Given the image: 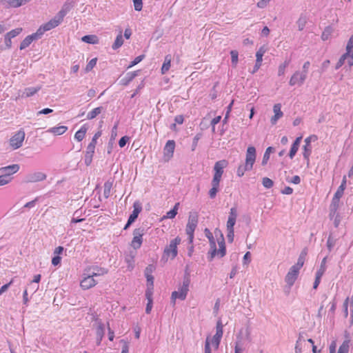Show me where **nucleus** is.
I'll return each mask as SVG.
<instances>
[{"instance_id":"obj_52","label":"nucleus","mask_w":353,"mask_h":353,"mask_svg":"<svg viewBox=\"0 0 353 353\" xmlns=\"http://www.w3.org/2000/svg\"><path fill=\"white\" fill-rule=\"evenodd\" d=\"M101 134H102V132L101 130L97 132L94 134V135L93 136L92 141L90 143L96 146L97 143V139L101 136Z\"/></svg>"},{"instance_id":"obj_30","label":"nucleus","mask_w":353,"mask_h":353,"mask_svg":"<svg viewBox=\"0 0 353 353\" xmlns=\"http://www.w3.org/2000/svg\"><path fill=\"white\" fill-rule=\"evenodd\" d=\"M96 335H97V345H100L103 336H104V327L103 324H99L96 330Z\"/></svg>"},{"instance_id":"obj_38","label":"nucleus","mask_w":353,"mask_h":353,"mask_svg":"<svg viewBox=\"0 0 353 353\" xmlns=\"http://www.w3.org/2000/svg\"><path fill=\"white\" fill-rule=\"evenodd\" d=\"M274 150L273 148L272 147H268L264 154H263V160H262V165H265L267 164L268 160L270 159V153Z\"/></svg>"},{"instance_id":"obj_3","label":"nucleus","mask_w":353,"mask_h":353,"mask_svg":"<svg viewBox=\"0 0 353 353\" xmlns=\"http://www.w3.org/2000/svg\"><path fill=\"white\" fill-rule=\"evenodd\" d=\"M256 149L254 146H249L247 148L245 161L243 165H240L236 170L239 176H243L246 171L251 170L256 161Z\"/></svg>"},{"instance_id":"obj_22","label":"nucleus","mask_w":353,"mask_h":353,"mask_svg":"<svg viewBox=\"0 0 353 353\" xmlns=\"http://www.w3.org/2000/svg\"><path fill=\"white\" fill-rule=\"evenodd\" d=\"M95 145L90 143H89L87 147V150L85 156V162L88 165H90L92 161V159L95 150Z\"/></svg>"},{"instance_id":"obj_34","label":"nucleus","mask_w":353,"mask_h":353,"mask_svg":"<svg viewBox=\"0 0 353 353\" xmlns=\"http://www.w3.org/2000/svg\"><path fill=\"white\" fill-rule=\"evenodd\" d=\"M312 153V147L311 145H304L303 147V155L304 159L309 162L310 157Z\"/></svg>"},{"instance_id":"obj_1","label":"nucleus","mask_w":353,"mask_h":353,"mask_svg":"<svg viewBox=\"0 0 353 353\" xmlns=\"http://www.w3.org/2000/svg\"><path fill=\"white\" fill-rule=\"evenodd\" d=\"M205 236L208 239L210 245V250L208 252V257L210 261H212L216 256L223 257L226 254V248L225 240L222 234L220 237L217 239L219 249L216 248V241L213 236V234L208 228L204 230Z\"/></svg>"},{"instance_id":"obj_61","label":"nucleus","mask_w":353,"mask_h":353,"mask_svg":"<svg viewBox=\"0 0 353 353\" xmlns=\"http://www.w3.org/2000/svg\"><path fill=\"white\" fill-rule=\"evenodd\" d=\"M293 192V189L289 186H286L281 190V193L283 194H291Z\"/></svg>"},{"instance_id":"obj_4","label":"nucleus","mask_w":353,"mask_h":353,"mask_svg":"<svg viewBox=\"0 0 353 353\" xmlns=\"http://www.w3.org/2000/svg\"><path fill=\"white\" fill-rule=\"evenodd\" d=\"M65 12L63 10H61L58 16L50 20L48 22L41 26L37 30V34L41 37L45 33V32L50 30L57 27L63 21Z\"/></svg>"},{"instance_id":"obj_44","label":"nucleus","mask_w":353,"mask_h":353,"mask_svg":"<svg viewBox=\"0 0 353 353\" xmlns=\"http://www.w3.org/2000/svg\"><path fill=\"white\" fill-rule=\"evenodd\" d=\"M12 177L9 174H4L0 176V185H4L11 181Z\"/></svg>"},{"instance_id":"obj_33","label":"nucleus","mask_w":353,"mask_h":353,"mask_svg":"<svg viewBox=\"0 0 353 353\" xmlns=\"http://www.w3.org/2000/svg\"><path fill=\"white\" fill-rule=\"evenodd\" d=\"M102 111L101 107H97L94 108L92 111L88 113L87 114V119L89 120L93 119L97 116H98L99 114H101Z\"/></svg>"},{"instance_id":"obj_63","label":"nucleus","mask_w":353,"mask_h":353,"mask_svg":"<svg viewBox=\"0 0 353 353\" xmlns=\"http://www.w3.org/2000/svg\"><path fill=\"white\" fill-rule=\"evenodd\" d=\"M336 343L335 341H332L329 347L330 353H336Z\"/></svg>"},{"instance_id":"obj_40","label":"nucleus","mask_w":353,"mask_h":353,"mask_svg":"<svg viewBox=\"0 0 353 353\" xmlns=\"http://www.w3.org/2000/svg\"><path fill=\"white\" fill-rule=\"evenodd\" d=\"M290 63V61H285L283 63H281L278 68V75L283 76L285 72V69L288 66Z\"/></svg>"},{"instance_id":"obj_62","label":"nucleus","mask_w":353,"mask_h":353,"mask_svg":"<svg viewBox=\"0 0 353 353\" xmlns=\"http://www.w3.org/2000/svg\"><path fill=\"white\" fill-rule=\"evenodd\" d=\"M64 248L62 246L57 247L54 250V256H59L63 251Z\"/></svg>"},{"instance_id":"obj_5","label":"nucleus","mask_w":353,"mask_h":353,"mask_svg":"<svg viewBox=\"0 0 353 353\" xmlns=\"http://www.w3.org/2000/svg\"><path fill=\"white\" fill-rule=\"evenodd\" d=\"M190 279L186 278L183 281V284L180 286L177 291H174L171 295V300L172 303L174 305L176 299L183 301L186 299L187 294L189 291Z\"/></svg>"},{"instance_id":"obj_55","label":"nucleus","mask_w":353,"mask_h":353,"mask_svg":"<svg viewBox=\"0 0 353 353\" xmlns=\"http://www.w3.org/2000/svg\"><path fill=\"white\" fill-rule=\"evenodd\" d=\"M316 140H317V137L316 135H311L305 139V145H311V141Z\"/></svg>"},{"instance_id":"obj_57","label":"nucleus","mask_w":353,"mask_h":353,"mask_svg":"<svg viewBox=\"0 0 353 353\" xmlns=\"http://www.w3.org/2000/svg\"><path fill=\"white\" fill-rule=\"evenodd\" d=\"M271 0H259L257 3V7L260 8H265Z\"/></svg>"},{"instance_id":"obj_19","label":"nucleus","mask_w":353,"mask_h":353,"mask_svg":"<svg viewBox=\"0 0 353 353\" xmlns=\"http://www.w3.org/2000/svg\"><path fill=\"white\" fill-rule=\"evenodd\" d=\"M46 179V174H44L43 172H34V173L30 174L28 176V182L35 183V182L43 181Z\"/></svg>"},{"instance_id":"obj_15","label":"nucleus","mask_w":353,"mask_h":353,"mask_svg":"<svg viewBox=\"0 0 353 353\" xmlns=\"http://www.w3.org/2000/svg\"><path fill=\"white\" fill-rule=\"evenodd\" d=\"M214 338L207 336L205 341L204 353H212L213 350H217L220 343H217V345H214Z\"/></svg>"},{"instance_id":"obj_2","label":"nucleus","mask_w":353,"mask_h":353,"mask_svg":"<svg viewBox=\"0 0 353 353\" xmlns=\"http://www.w3.org/2000/svg\"><path fill=\"white\" fill-rule=\"evenodd\" d=\"M228 161L221 160L216 161L214 166V176L212 180V188L209 190V196L211 199L215 198L219 191L220 181L223 174V169L227 167Z\"/></svg>"},{"instance_id":"obj_11","label":"nucleus","mask_w":353,"mask_h":353,"mask_svg":"<svg viewBox=\"0 0 353 353\" xmlns=\"http://www.w3.org/2000/svg\"><path fill=\"white\" fill-rule=\"evenodd\" d=\"M175 149V141L174 140H169L166 142L163 148V157L165 161H168L172 158Z\"/></svg>"},{"instance_id":"obj_14","label":"nucleus","mask_w":353,"mask_h":353,"mask_svg":"<svg viewBox=\"0 0 353 353\" xmlns=\"http://www.w3.org/2000/svg\"><path fill=\"white\" fill-rule=\"evenodd\" d=\"M299 270L294 267L293 265L290 268L289 272L285 276V282L289 286L293 285L294 282L296 281L298 275H299Z\"/></svg>"},{"instance_id":"obj_46","label":"nucleus","mask_w":353,"mask_h":353,"mask_svg":"<svg viewBox=\"0 0 353 353\" xmlns=\"http://www.w3.org/2000/svg\"><path fill=\"white\" fill-rule=\"evenodd\" d=\"M353 52V35H352L347 41V46H346V54H350V52Z\"/></svg>"},{"instance_id":"obj_23","label":"nucleus","mask_w":353,"mask_h":353,"mask_svg":"<svg viewBox=\"0 0 353 353\" xmlns=\"http://www.w3.org/2000/svg\"><path fill=\"white\" fill-rule=\"evenodd\" d=\"M88 127L86 124L83 125L81 128L74 134V139L78 141H81L85 137Z\"/></svg>"},{"instance_id":"obj_6","label":"nucleus","mask_w":353,"mask_h":353,"mask_svg":"<svg viewBox=\"0 0 353 353\" xmlns=\"http://www.w3.org/2000/svg\"><path fill=\"white\" fill-rule=\"evenodd\" d=\"M26 133L23 129H20L17 132H15L9 140L10 148L13 150L20 148L23 145Z\"/></svg>"},{"instance_id":"obj_24","label":"nucleus","mask_w":353,"mask_h":353,"mask_svg":"<svg viewBox=\"0 0 353 353\" xmlns=\"http://www.w3.org/2000/svg\"><path fill=\"white\" fill-rule=\"evenodd\" d=\"M68 130V127L65 125H59L50 128L47 130L48 132L52 133L54 135L63 134Z\"/></svg>"},{"instance_id":"obj_45","label":"nucleus","mask_w":353,"mask_h":353,"mask_svg":"<svg viewBox=\"0 0 353 353\" xmlns=\"http://www.w3.org/2000/svg\"><path fill=\"white\" fill-rule=\"evenodd\" d=\"M262 183L263 185L266 188H271L274 185L273 181L268 177L263 178Z\"/></svg>"},{"instance_id":"obj_58","label":"nucleus","mask_w":353,"mask_h":353,"mask_svg":"<svg viewBox=\"0 0 353 353\" xmlns=\"http://www.w3.org/2000/svg\"><path fill=\"white\" fill-rule=\"evenodd\" d=\"M251 254L250 252H247L243 256V263L249 264L251 259Z\"/></svg>"},{"instance_id":"obj_36","label":"nucleus","mask_w":353,"mask_h":353,"mask_svg":"<svg viewBox=\"0 0 353 353\" xmlns=\"http://www.w3.org/2000/svg\"><path fill=\"white\" fill-rule=\"evenodd\" d=\"M265 52L266 50L263 46L261 47L259 49V50L256 53V62L262 63L263 56L264 55Z\"/></svg>"},{"instance_id":"obj_10","label":"nucleus","mask_w":353,"mask_h":353,"mask_svg":"<svg viewBox=\"0 0 353 353\" xmlns=\"http://www.w3.org/2000/svg\"><path fill=\"white\" fill-rule=\"evenodd\" d=\"M142 210V206L139 201H137L133 203V211L130 215L127 223L123 228V230H127L131 224H132L137 219L139 214Z\"/></svg>"},{"instance_id":"obj_27","label":"nucleus","mask_w":353,"mask_h":353,"mask_svg":"<svg viewBox=\"0 0 353 353\" xmlns=\"http://www.w3.org/2000/svg\"><path fill=\"white\" fill-rule=\"evenodd\" d=\"M172 57L170 54L165 57L164 62L162 65L161 72L162 74H165L170 68Z\"/></svg>"},{"instance_id":"obj_20","label":"nucleus","mask_w":353,"mask_h":353,"mask_svg":"<svg viewBox=\"0 0 353 353\" xmlns=\"http://www.w3.org/2000/svg\"><path fill=\"white\" fill-rule=\"evenodd\" d=\"M273 111L274 115L271 119V123L272 124H275L278 119L281 118L283 115V112L281 111V105L280 103H276L273 107Z\"/></svg>"},{"instance_id":"obj_49","label":"nucleus","mask_w":353,"mask_h":353,"mask_svg":"<svg viewBox=\"0 0 353 353\" xmlns=\"http://www.w3.org/2000/svg\"><path fill=\"white\" fill-rule=\"evenodd\" d=\"M348 54L346 53L343 54L339 59V61L336 63V68L339 69L341 68L345 63V61L347 59Z\"/></svg>"},{"instance_id":"obj_56","label":"nucleus","mask_w":353,"mask_h":353,"mask_svg":"<svg viewBox=\"0 0 353 353\" xmlns=\"http://www.w3.org/2000/svg\"><path fill=\"white\" fill-rule=\"evenodd\" d=\"M61 261V257L59 256H54L52 259V264L54 266H57L60 264Z\"/></svg>"},{"instance_id":"obj_13","label":"nucleus","mask_w":353,"mask_h":353,"mask_svg":"<svg viewBox=\"0 0 353 353\" xmlns=\"http://www.w3.org/2000/svg\"><path fill=\"white\" fill-rule=\"evenodd\" d=\"M97 284V281L88 274H85L80 282V286L84 290H89L94 287Z\"/></svg>"},{"instance_id":"obj_28","label":"nucleus","mask_w":353,"mask_h":353,"mask_svg":"<svg viewBox=\"0 0 353 353\" xmlns=\"http://www.w3.org/2000/svg\"><path fill=\"white\" fill-rule=\"evenodd\" d=\"M179 205L180 203L179 202L176 203L173 209L168 212L166 214L163 216L162 219H174L178 213Z\"/></svg>"},{"instance_id":"obj_7","label":"nucleus","mask_w":353,"mask_h":353,"mask_svg":"<svg viewBox=\"0 0 353 353\" xmlns=\"http://www.w3.org/2000/svg\"><path fill=\"white\" fill-rule=\"evenodd\" d=\"M198 223V215L196 213H190L188 216V223L186 225L185 231L189 236L190 241L194 238V232Z\"/></svg>"},{"instance_id":"obj_53","label":"nucleus","mask_w":353,"mask_h":353,"mask_svg":"<svg viewBox=\"0 0 353 353\" xmlns=\"http://www.w3.org/2000/svg\"><path fill=\"white\" fill-rule=\"evenodd\" d=\"M305 260V259H304L303 257H299L297 263L295 265H294L293 266L300 270V269L304 265Z\"/></svg>"},{"instance_id":"obj_39","label":"nucleus","mask_w":353,"mask_h":353,"mask_svg":"<svg viewBox=\"0 0 353 353\" xmlns=\"http://www.w3.org/2000/svg\"><path fill=\"white\" fill-rule=\"evenodd\" d=\"M332 33V28L330 26L326 27L321 34L323 41L327 40Z\"/></svg>"},{"instance_id":"obj_26","label":"nucleus","mask_w":353,"mask_h":353,"mask_svg":"<svg viewBox=\"0 0 353 353\" xmlns=\"http://www.w3.org/2000/svg\"><path fill=\"white\" fill-rule=\"evenodd\" d=\"M346 187V176H344L341 185L338 188L336 192L334 194V199H339L342 197L344 190Z\"/></svg>"},{"instance_id":"obj_9","label":"nucleus","mask_w":353,"mask_h":353,"mask_svg":"<svg viewBox=\"0 0 353 353\" xmlns=\"http://www.w3.org/2000/svg\"><path fill=\"white\" fill-rule=\"evenodd\" d=\"M181 238L177 236L172 240L168 246L164 250V254L171 259H174L177 256V246L181 243Z\"/></svg>"},{"instance_id":"obj_35","label":"nucleus","mask_w":353,"mask_h":353,"mask_svg":"<svg viewBox=\"0 0 353 353\" xmlns=\"http://www.w3.org/2000/svg\"><path fill=\"white\" fill-rule=\"evenodd\" d=\"M94 270H96V272L89 274L90 276H92V278L97 276H103L108 273V270L103 268L96 267L94 268Z\"/></svg>"},{"instance_id":"obj_48","label":"nucleus","mask_w":353,"mask_h":353,"mask_svg":"<svg viewBox=\"0 0 353 353\" xmlns=\"http://www.w3.org/2000/svg\"><path fill=\"white\" fill-rule=\"evenodd\" d=\"M299 148V146H298L296 145H294V144L292 145V147H291L290 152H289V157L291 159H292L294 157Z\"/></svg>"},{"instance_id":"obj_31","label":"nucleus","mask_w":353,"mask_h":353,"mask_svg":"<svg viewBox=\"0 0 353 353\" xmlns=\"http://www.w3.org/2000/svg\"><path fill=\"white\" fill-rule=\"evenodd\" d=\"M81 40L83 42H85L87 43H90V44H97L99 43L98 37L94 34H89V35L83 36L81 38Z\"/></svg>"},{"instance_id":"obj_29","label":"nucleus","mask_w":353,"mask_h":353,"mask_svg":"<svg viewBox=\"0 0 353 353\" xmlns=\"http://www.w3.org/2000/svg\"><path fill=\"white\" fill-rule=\"evenodd\" d=\"M41 90V86L37 88H27L24 90L22 97H30L35 94L38 91Z\"/></svg>"},{"instance_id":"obj_42","label":"nucleus","mask_w":353,"mask_h":353,"mask_svg":"<svg viewBox=\"0 0 353 353\" xmlns=\"http://www.w3.org/2000/svg\"><path fill=\"white\" fill-rule=\"evenodd\" d=\"M22 32L21 28H17L16 29L12 30L11 31L8 32L6 35L8 36V37H10L11 39L17 37Z\"/></svg>"},{"instance_id":"obj_51","label":"nucleus","mask_w":353,"mask_h":353,"mask_svg":"<svg viewBox=\"0 0 353 353\" xmlns=\"http://www.w3.org/2000/svg\"><path fill=\"white\" fill-rule=\"evenodd\" d=\"M134 3V7L135 10L141 11L143 8V1L142 0H132Z\"/></svg>"},{"instance_id":"obj_50","label":"nucleus","mask_w":353,"mask_h":353,"mask_svg":"<svg viewBox=\"0 0 353 353\" xmlns=\"http://www.w3.org/2000/svg\"><path fill=\"white\" fill-rule=\"evenodd\" d=\"M201 136H202V134L201 133H199V134H197L194 137L193 142H192V151H194L195 149L196 148L197 145H198V142H199V139L201 138Z\"/></svg>"},{"instance_id":"obj_37","label":"nucleus","mask_w":353,"mask_h":353,"mask_svg":"<svg viewBox=\"0 0 353 353\" xmlns=\"http://www.w3.org/2000/svg\"><path fill=\"white\" fill-rule=\"evenodd\" d=\"M350 348V341H344L341 345L339 347L338 353H348Z\"/></svg>"},{"instance_id":"obj_25","label":"nucleus","mask_w":353,"mask_h":353,"mask_svg":"<svg viewBox=\"0 0 353 353\" xmlns=\"http://www.w3.org/2000/svg\"><path fill=\"white\" fill-rule=\"evenodd\" d=\"M19 170V165L18 164L10 165L1 168L2 172H4L6 174H9V176L17 172Z\"/></svg>"},{"instance_id":"obj_18","label":"nucleus","mask_w":353,"mask_h":353,"mask_svg":"<svg viewBox=\"0 0 353 353\" xmlns=\"http://www.w3.org/2000/svg\"><path fill=\"white\" fill-rule=\"evenodd\" d=\"M41 37L40 35L37 34V32L33 33L30 35L27 36L21 43L20 44V50H23L28 47L31 43L36 39H38Z\"/></svg>"},{"instance_id":"obj_43","label":"nucleus","mask_w":353,"mask_h":353,"mask_svg":"<svg viewBox=\"0 0 353 353\" xmlns=\"http://www.w3.org/2000/svg\"><path fill=\"white\" fill-rule=\"evenodd\" d=\"M97 58H94V59H91L89 61V63L86 65L85 71L86 72L91 71L95 67V65L97 64Z\"/></svg>"},{"instance_id":"obj_16","label":"nucleus","mask_w":353,"mask_h":353,"mask_svg":"<svg viewBox=\"0 0 353 353\" xmlns=\"http://www.w3.org/2000/svg\"><path fill=\"white\" fill-rule=\"evenodd\" d=\"M236 217V209L235 208H232L227 221V230H234V225H235Z\"/></svg>"},{"instance_id":"obj_32","label":"nucleus","mask_w":353,"mask_h":353,"mask_svg":"<svg viewBox=\"0 0 353 353\" xmlns=\"http://www.w3.org/2000/svg\"><path fill=\"white\" fill-rule=\"evenodd\" d=\"M123 44V39L122 36V32L120 31L117 35L114 43L112 44V49L117 50Z\"/></svg>"},{"instance_id":"obj_54","label":"nucleus","mask_w":353,"mask_h":353,"mask_svg":"<svg viewBox=\"0 0 353 353\" xmlns=\"http://www.w3.org/2000/svg\"><path fill=\"white\" fill-rule=\"evenodd\" d=\"M128 140H129V137L127 136H124V137H121L120 139V140L119 141V145L120 146V148H123L125 145V144Z\"/></svg>"},{"instance_id":"obj_12","label":"nucleus","mask_w":353,"mask_h":353,"mask_svg":"<svg viewBox=\"0 0 353 353\" xmlns=\"http://www.w3.org/2000/svg\"><path fill=\"white\" fill-rule=\"evenodd\" d=\"M307 75L300 71H296L290 77L289 84L292 86L295 85H301L306 79Z\"/></svg>"},{"instance_id":"obj_64","label":"nucleus","mask_w":353,"mask_h":353,"mask_svg":"<svg viewBox=\"0 0 353 353\" xmlns=\"http://www.w3.org/2000/svg\"><path fill=\"white\" fill-rule=\"evenodd\" d=\"M347 59V64L350 66H352L353 65V52H351L350 54H348Z\"/></svg>"},{"instance_id":"obj_17","label":"nucleus","mask_w":353,"mask_h":353,"mask_svg":"<svg viewBox=\"0 0 353 353\" xmlns=\"http://www.w3.org/2000/svg\"><path fill=\"white\" fill-rule=\"evenodd\" d=\"M223 325L221 321H218L216 325V334L212 336L214 338V345H217V343H220L221 338L223 336Z\"/></svg>"},{"instance_id":"obj_21","label":"nucleus","mask_w":353,"mask_h":353,"mask_svg":"<svg viewBox=\"0 0 353 353\" xmlns=\"http://www.w3.org/2000/svg\"><path fill=\"white\" fill-rule=\"evenodd\" d=\"M30 0H1V1L10 8H19L28 3Z\"/></svg>"},{"instance_id":"obj_59","label":"nucleus","mask_w":353,"mask_h":353,"mask_svg":"<svg viewBox=\"0 0 353 353\" xmlns=\"http://www.w3.org/2000/svg\"><path fill=\"white\" fill-rule=\"evenodd\" d=\"M228 230V234L227 237L230 242H232L234 240V230Z\"/></svg>"},{"instance_id":"obj_60","label":"nucleus","mask_w":353,"mask_h":353,"mask_svg":"<svg viewBox=\"0 0 353 353\" xmlns=\"http://www.w3.org/2000/svg\"><path fill=\"white\" fill-rule=\"evenodd\" d=\"M288 182L294 184H299L301 183V179L299 176L295 175Z\"/></svg>"},{"instance_id":"obj_47","label":"nucleus","mask_w":353,"mask_h":353,"mask_svg":"<svg viewBox=\"0 0 353 353\" xmlns=\"http://www.w3.org/2000/svg\"><path fill=\"white\" fill-rule=\"evenodd\" d=\"M145 57V55L144 54H142V55H139L138 57H137L129 65V66L128 67V68H130L132 67H133L134 65L138 64L139 62H141Z\"/></svg>"},{"instance_id":"obj_41","label":"nucleus","mask_w":353,"mask_h":353,"mask_svg":"<svg viewBox=\"0 0 353 353\" xmlns=\"http://www.w3.org/2000/svg\"><path fill=\"white\" fill-rule=\"evenodd\" d=\"M232 64L234 67H236L239 61V53L236 50H232L230 52Z\"/></svg>"},{"instance_id":"obj_8","label":"nucleus","mask_w":353,"mask_h":353,"mask_svg":"<svg viewBox=\"0 0 353 353\" xmlns=\"http://www.w3.org/2000/svg\"><path fill=\"white\" fill-rule=\"evenodd\" d=\"M144 234L145 229L143 228H138L133 230V237L130 242V246L133 249L137 250L141 247Z\"/></svg>"}]
</instances>
